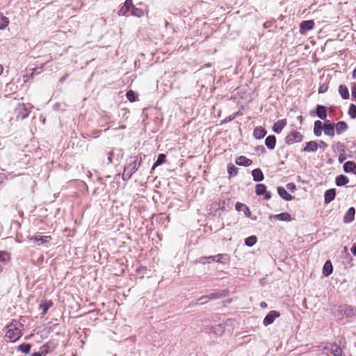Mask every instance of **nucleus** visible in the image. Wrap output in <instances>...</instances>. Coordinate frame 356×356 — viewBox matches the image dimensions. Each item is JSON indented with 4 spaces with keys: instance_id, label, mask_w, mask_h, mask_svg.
Returning a JSON list of instances; mask_svg holds the SVG:
<instances>
[{
    "instance_id": "obj_1",
    "label": "nucleus",
    "mask_w": 356,
    "mask_h": 356,
    "mask_svg": "<svg viewBox=\"0 0 356 356\" xmlns=\"http://www.w3.org/2000/svg\"><path fill=\"white\" fill-rule=\"evenodd\" d=\"M22 325L17 321H13L6 326V338L10 342H15L22 336L21 327Z\"/></svg>"
},
{
    "instance_id": "obj_2",
    "label": "nucleus",
    "mask_w": 356,
    "mask_h": 356,
    "mask_svg": "<svg viewBox=\"0 0 356 356\" xmlns=\"http://www.w3.org/2000/svg\"><path fill=\"white\" fill-rule=\"evenodd\" d=\"M131 162L124 168V172L122 174V179L124 181L129 180L141 164V158L138 156L131 157Z\"/></svg>"
},
{
    "instance_id": "obj_3",
    "label": "nucleus",
    "mask_w": 356,
    "mask_h": 356,
    "mask_svg": "<svg viewBox=\"0 0 356 356\" xmlns=\"http://www.w3.org/2000/svg\"><path fill=\"white\" fill-rule=\"evenodd\" d=\"M30 110L27 108L24 104H18L15 110L14 113L17 120H24L28 117Z\"/></svg>"
},
{
    "instance_id": "obj_4",
    "label": "nucleus",
    "mask_w": 356,
    "mask_h": 356,
    "mask_svg": "<svg viewBox=\"0 0 356 356\" xmlns=\"http://www.w3.org/2000/svg\"><path fill=\"white\" fill-rule=\"evenodd\" d=\"M303 136L298 131H292L289 133L285 138V142L288 145H291L295 143H300L302 140Z\"/></svg>"
},
{
    "instance_id": "obj_5",
    "label": "nucleus",
    "mask_w": 356,
    "mask_h": 356,
    "mask_svg": "<svg viewBox=\"0 0 356 356\" xmlns=\"http://www.w3.org/2000/svg\"><path fill=\"white\" fill-rule=\"evenodd\" d=\"M51 239V236H42L41 234L38 233L34 236H31L29 241L32 243H40L42 244L50 243Z\"/></svg>"
},
{
    "instance_id": "obj_6",
    "label": "nucleus",
    "mask_w": 356,
    "mask_h": 356,
    "mask_svg": "<svg viewBox=\"0 0 356 356\" xmlns=\"http://www.w3.org/2000/svg\"><path fill=\"white\" fill-rule=\"evenodd\" d=\"M58 344L54 341H49L40 347V350L43 353V356H46L48 353L53 352L57 347Z\"/></svg>"
},
{
    "instance_id": "obj_7",
    "label": "nucleus",
    "mask_w": 356,
    "mask_h": 356,
    "mask_svg": "<svg viewBox=\"0 0 356 356\" xmlns=\"http://www.w3.org/2000/svg\"><path fill=\"white\" fill-rule=\"evenodd\" d=\"M314 24V21L312 19L302 21L300 24V33L304 35L308 31L312 30Z\"/></svg>"
},
{
    "instance_id": "obj_8",
    "label": "nucleus",
    "mask_w": 356,
    "mask_h": 356,
    "mask_svg": "<svg viewBox=\"0 0 356 356\" xmlns=\"http://www.w3.org/2000/svg\"><path fill=\"white\" fill-rule=\"evenodd\" d=\"M255 192L259 196L264 195L265 200H269L271 197L270 193L266 191V186L263 184H257L256 185Z\"/></svg>"
},
{
    "instance_id": "obj_9",
    "label": "nucleus",
    "mask_w": 356,
    "mask_h": 356,
    "mask_svg": "<svg viewBox=\"0 0 356 356\" xmlns=\"http://www.w3.org/2000/svg\"><path fill=\"white\" fill-rule=\"evenodd\" d=\"M280 316V314L278 312L275 310L270 311L264 318L263 321L264 325L265 326H268L272 324L274 322V321Z\"/></svg>"
},
{
    "instance_id": "obj_10",
    "label": "nucleus",
    "mask_w": 356,
    "mask_h": 356,
    "mask_svg": "<svg viewBox=\"0 0 356 356\" xmlns=\"http://www.w3.org/2000/svg\"><path fill=\"white\" fill-rule=\"evenodd\" d=\"M211 331L216 336H222L225 331V323H219L212 326Z\"/></svg>"
},
{
    "instance_id": "obj_11",
    "label": "nucleus",
    "mask_w": 356,
    "mask_h": 356,
    "mask_svg": "<svg viewBox=\"0 0 356 356\" xmlns=\"http://www.w3.org/2000/svg\"><path fill=\"white\" fill-rule=\"evenodd\" d=\"M132 7V0H126L125 2L124 3L123 6L118 11V15L121 16L125 15L129 11L131 10Z\"/></svg>"
},
{
    "instance_id": "obj_12",
    "label": "nucleus",
    "mask_w": 356,
    "mask_h": 356,
    "mask_svg": "<svg viewBox=\"0 0 356 356\" xmlns=\"http://www.w3.org/2000/svg\"><path fill=\"white\" fill-rule=\"evenodd\" d=\"M324 134L328 136L333 137L334 136V125L330 123V121H326L324 123Z\"/></svg>"
},
{
    "instance_id": "obj_13",
    "label": "nucleus",
    "mask_w": 356,
    "mask_h": 356,
    "mask_svg": "<svg viewBox=\"0 0 356 356\" xmlns=\"http://www.w3.org/2000/svg\"><path fill=\"white\" fill-rule=\"evenodd\" d=\"M286 124H287V122H286V119H282V120H278L277 122H276L274 124V125L273 127V131L277 134H280L282 132V129L286 125Z\"/></svg>"
},
{
    "instance_id": "obj_14",
    "label": "nucleus",
    "mask_w": 356,
    "mask_h": 356,
    "mask_svg": "<svg viewBox=\"0 0 356 356\" xmlns=\"http://www.w3.org/2000/svg\"><path fill=\"white\" fill-rule=\"evenodd\" d=\"M318 144L314 140L306 143L305 147L302 149V152H314L318 149Z\"/></svg>"
},
{
    "instance_id": "obj_15",
    "label": "nucleus",
    "mask_w": 356,
    "mask_h": 356,
    "mask_svg": "<svg viewBox=\"0 0 356 356\" xmlns=\"http://www.w3.org/2000/svg\"><path fill=\"white\" fill-rule=\"evenodd\" d=\"M336 196V190L334 188H330L327 190L324 194V201L325 204L330 203L334 200Z\"/></svg>"
},
{
    "instance_id": "obj_16",
    "label": "nucleus",
    "mask_w": 356,
    "mask_h": 356,
    "mask_svg": "<svg viewBox=\"0 0 356 356\" xmlns=\"http://www.w3.org/2000/svg\"><path fill=\"white\" fill-rule=\"evenodd\" d=\"M235 163L238 165L247 167L252 163V161L244 156H240L236 159Z\"/></svg>"
},
{
    "instance_id": "obj_17",
    "label": "nucleus",
    "mask_w": 356,
    "mask_h": 356,
    "mask_svg": "<svg viewBox=\"0 0 356 356\" xmlns=\"http://www.w3.org/2000/svg\"><path fill=\"white\" fill-rule=\"evenodd\" d=\"M278 195L286 201H291L293 200V196L290 195L286 190L282 186L277 187Z\"/></svg>"
},
{
    "instance_id": "obj_18",
    "label": "nucleus",
    "mask_w": 356,
    "mask_h": 356,
    "mask_svg": "<svg viewBox=\"0 0 356 356\" xmlns=\"http://www.w3.org/2000/svg\"><path fill=\"white\" fill-rule=\"evenodd\" d=\"M316 115L321 120H325L327 118V108L323 105H317L316 108Z\"/></svg>"
},
{
    "instance_id": "obj_19",
    "label": "nucleus",
    "mask_w": 356,
    "mask_h": 356,
    "mask_svg": "<svg viewBox=\"0 0 356 356\" xmlns=\"http://www.w3.org/2000/svg\"><path fill=\"white\" fill-rule=\"evenodd\" d=\"M266 130L264 127L259 126L254 129L253 136L254 138L259 140L263 138L266 135Z\"/></svg>"
},
{
    "instance_id": "obj_20",
    "label": "nucleus",
    "mask_w": 356,
    "mask_h": 356,
    "mask_svg": "<svg viewBox=\"0 0 356 356\" xmlns=\"http://www.w3.org/2000/svg\"><path fill=\"white\" fill-rule=\"evenodd\" d=\"M324 129V124L320 120L314 122V134L316 136H320L322 134V131Z\"/></svg>"
},
{
    "instance_id": "obj_21",
    "label": "nucleus",
    "mask_w": 356,
    "mask_h": 356,
    "mask_svg": "<svg viewBox=\"0 0 356 356\" xmlns=\"http://www.w3.org/2000/svg\"><path fill=\"white\" fill-rule=\"evenodd\" d=\"M343 170L348 172H354L356 174V163L353 161H346L343 166Z\"/></svg>"
},
{
    "instance_id": "obj_22",
    "label": "nucleus",
    "mask_w": 356,
    "mask_h": 356,
    "mask_svg": "<svg viewBox=\"0 0 356 356\" xmlns=\"http://www.w3.org/2000/svg\"><path fill=\"white\" fill-rule=\"evenodd\" d=\"M276 144V138L273 135L268 136L265 139V145L269 149H273Z\"/></svg>"
},
{
    "instance_id": "obj_23",
    "label": "nucleus",
    "mask_w": 356,
    "mask_h": 356,
    "mask_svg": "<svg viewBox=\"0 0 356 356\" xmlns=\"http://www.w3.org/2000/svg\"><path fill=\"white\" fill-rule=\"evenodd\" d=\"M355 214V209L354 207H350L346 212L343 218V222L348 223L351 222L354 220V216Z\"/></svg>"
},
{
    "instance_id": "obj_24",
    "label": "nucleus",
    "mask_w": 356,
    "mask_h": 356,
    "mask_svg": "<svg viewBox=\"0 0 356 356\" xmlns=\"http://www.w3.org/2000/svg\"><path fill=\"white\" fill-rule=\"evenodd\" d=\"M235 209L238 211H242L245 216L249 217L250 216V211L249 208L244 204L237 202L235 205Z\"/></svg>"
},
{
    "instance_id": "obj_25",
    "label": "nucleus",
    "mask_w": 356,
    "mask_h": 356,
    "mask_svg": "<svg viewBox=\"0 0 356 356\" xmlns=\"http://www.w3.org/2000/svg\"><path fill=\"white\" fill-rule=\"evenodd\" d=\"M333 266L330 260H327L323 268V274L327 277L332 273Z\"/></svg>"
},
{
    "instance_id": "obj_26",
    "label": "nucleus",
    "mask_w": 356,
    "mask_h": 356,
    "mask_svg": "<svg viewBox=\"0 0 356 356\" xmlns=\"http://www.w3.org/2000/svg\"><path fill=\"white\" fill-rule=\"evenodd\" d=\"M253 180L255 181H261L264 179V174L260 168H256L252 171Z\"/></svg>"
},
{
    "instance_id": "obj_27",
    "label": "nucleus",
    "mask_w": 356,
    "mask_h": 356,
    "mask_svg": "<svg viewBox=\"0 0 356 356\" xmlns=\"http://www.w3.org/2000/svg\"><path fill=\"white\" fill-rule=\"evenodd\" d=\"M348 182H349V179L343 175H338V176H337V177L335 179V183L337 186H345Z\"/></svg>"
},
{
    "instance_id": "obj_28",
    "label": "nucleus",
    "mask_w": 356,
    "mask_h": 356,
    "mask_svg": "<svg viewBox=\"0 0 356 356\" xmlns=\"http://www.w3.org/2000/svg\"><path fill=\"white\" fill-rule=\"evenodd\" d=\"M339 92L343 99H347L349 98V90L346 85L341 84L339 86Z\"/></svg>"
},
{
    "instance_id": "obj_29",
    "label": "nucleus",
    "mask_w": 356,
    "mask_h": 356,
    "mask_svg": "<svg viewBox=\"0 0 356 356\" xmlns=\"http://www.w3.org/2000/svg\"><path fill=\"white\" fill-rule=\"evenodd\" d=\"M223 296L222 292H216L211 293L210 295L203 296L201 297V299H205V302H208L211 300H215Z\"/></svg>"
},
{
    "instance_id": "obj_30",
    "label": "nucleus",
    "mask_w": 356,
    "mask_h": 356,
    "mask_svg": "<svg viewBox=\"0 0 356 356\" xmlns=\"http://www.w3.org/2000/svg\"><path fill=\"white\" fill-rule=\"evenodd\" d=\"M348 129V125L344 121H340L336 124V131L337 134H341L346 131Z\"/></svg>"
},
{
    "instance_id": "obj_31",
    "label": "nucleus",
    "mask_w": 356,
    "mask_h": 356,
    "mask_svg": "<svg viewBox=\"0 0 356 356\" xmlns=\"http://www.w3.org/2000/svg\"><path fill=\"white\" fill-rule=\"evenodd\" d=\"M165 161H166V156L164 154H159V156L157 157V160L154 163V165H153V166L152 168V170H154L157 166H159V165L163 164V163H165Z\"/></svg>"
},
{
    "instance_id": "obj_32",
    "label": "nucleus",
    "mask_w": 356,
    "mask_h": 356,
    "mask_svg": "<svg viewBox=\"0 0 356 356\" xmlns=\"http://www.w3.org/2000/svg\"><path fill=\"white\" fill-rule=\"evenodd\" d=\"M53 303L51 300H44L40 305V307L42 309V315H45L47 310L52 306Z\"/></svg>"
},
{
    "instance_id": "obj_33",
    "label": "nucleus",
    "mask_w": 356,
    "mask_h": 356,
    "mask_svg": "<svg viewBox=\"0 0 356 356\" xmlns=\"http://www.w3.org/2000/svg\"><path fill=\"white\" fill-rule=\"evenodd\" d=\"M274 218L281 221H289L291 220V216L289 213L284 212L274 216Z\"/></svg>"
},
{
    "instance_id": "obj_34",
    "label": "nucleus",
    "mask_w": 356,
    "mask_h": 356,
    "mask_svg": "<svg viewBox=\"0 0 356 356\" xmlns=\"http://www.w3.org/2000/svg\"><path fill=\"white\" fill-rule=\"evenodd\" d=\"M330 352L334 356H341L342 355V350L341 348L337 344H333L331 346Z\"/></svg>"
},
{
    "instance_id": "obj_35",
    "label": "nucleus",
    "mask_w": 356,
    "mask_h": 356,
    "mask_svg": "<svg viewBox=\"0 0 356 356\" xmlns=\"http://www.w3.org/2000/svg\"><path fill=\"white\" fill-rule=\"evenodd\" d=\"M9 24L8 18L0 13V30L4 29Z\"/></svg>"
},
{
    "instance_id": "obj_36",
    "label": "nucleus",
    "mask_w": 356,
    "mask_h": 356,
    "mask_svg": "<svg viewBox=\"0 0 356 356\" xmlns=\"http://www.w3.org/2000/svg\"><path fill=\"white\" fill-rule=\"evenodd\" d=\"M227 172L230 177H234L237 175L238 168L232 163H229L227 165Z\"/></svg>"
},
{
    "instance_id": "obj_37",
    "label": "nucleus",
    "mask_w": 356,
    "mask_h": 356,
    "mask_svg": "<svg viewBox=\"0 0 356 356\" xmlns=\"http://www.w3.org/2000/svg\"><path fill=\"white\" fill-rule=\"evenodd\" d=\"M216 261V257H214L213 256L202 257H200L199 259H197L196 263L199 262V263H202V264H204L206 263H211V261Z\"/></svg>"
},
{
    "instance_id": "obj_38",
    "label": "nucleus",
    "mask_w": 356,
    "mask_h": 356,
    "mask_svg": "<svg viewBox=\"0 0 356 356\" xmlns=\"http://www.w3.org/2000/svg\"><path fill=\"white\" fill-rule=\"evenodd\" d=\"M131 13L132 15L140 17L144 15V12L141 8H136L134 5L131 8Z\"/></svg>"
},
{
    "instance_id": "obj_39",
    "label": "nucleus",
    "mask_w": 356,
    "mask_h": 356,
    "mask_svg": "<svg viewBox=\"0 0 356 356\" xmlns=\"http://www.w3.org/2000/svg\"><path fill=\"white\" fill-rule=\"evenodd\" d=\"M344 312L347 316H353L356 314V310L350 305L346 306Z\"/></svg>"
},
{
    "instance_id": "obj_40",
    "label": "nucleus",
    "mask_w": 356,
    "mask_h": 356,
    "mask_svg": "<svg viewBox=\"0 0 356 356\" xmlns=\"http://www.w3.org/2000/svg\"><path fill=\"white\" fill-rule=\"evenodd\" d=\"M127 98L131 102H135L137 99V94L133 90H129L126 94Z\"/></svg>"
},
{
    "instance_id": "obj_41",
    "label": "nucleus",
    "mask_w": 356,
    "mask_h": 356,
    "mask_svg": "<svg viewBox=\"0 0 356 356\" xmlns=\"http://www.w3.org/2000/svg\"><path fill=\"white\" fill-rule=\"evenodd\" d=\"M19 350H20L22 353L27 354L29 353L31 349V345L29 343H23L18 346Z\"/></svg>"
},
{
    "instance_id": "obj_42",
    "label": "nucleus",
    "mask_w": 356,
    "mask_h": 356,
    "mask_svg": "<svg viewBox=\"0 0 356 356\" xmlns=\"http://www.w3.org/2000/svg\"><path fill=\"white\" fill-rule=\"evenodd\" d=\"M257 242L256 236H250L245 238V245H255Z\"/></svg>"
},
{
    "instance_id": "obj_43",
    "label": "nucleus",
    "mask_w": 356,
    "mask_h": 356,
    "mask_svg": "<svg viewBox=\"0 0 356 356\" xmlns=\"http://www.w3.org/2000/svg\"><path fill=\"white\" fill-rule=\"evenodd\" d=\"M348 115L352 119L356 118V106L353 104L350 105Z\"/></svg>"
},
{
    "instance_id": "obj_44",
    "label": "nucleus",
    "mask_w": 356,
    "mask_h": 356,
    "mask_svg": "<svg viewBox=\"0 0 356 356\" xmlns=\"http://www.w3.org/2000/svg\"><path fill=\"white\" fill-rule=\"evenodd\" d=\"M216 257V261L220 263H225L228 259L227 254H218L216 256H213Z\"/></svg>"
},
{
    "instance_id": "obj_45",
    "label": "nucleus",
    "mask_w": 356,
    "mask_h": 356,
    "mask_svg": "<svg viewBox=\"0 0 356 356\" xmlns=\"http://www.w3.org/2000/svg\"><path fill=\"white\" fill-rule=\"evenodd\" d=\"M10 259L9 254L6 252H0V261L7 262Z\"/></svg>"
},
{
    "instance_id": "obj_46",
    "label": "nucleus",
    "mask_w": 356,
    "mask_h": 356,
    "mask_svg": "<svg viewBox=\"0 0 356 356\" xmlns=\"http://www.w3.org/2000/svg\"><path fill=\"white\" fill-rule=\"evenodd\" d=\"M286 188L291 191H294L296 189V185L293 183H289L286 184Z\"/></svg>"
},
{
    "instance_id": "obj_47",
    "label": "nucleus",
    "mask_w": 356,
    "mask_h": 356,
    "mask_svg": "<svg viewBox=\"0 0 356 356\" xmlns=\"http://www.w3.org/2000/svg\"><path fill=\"white\" fill-rule=\"evenodd\" d=\"M352 96L356 99V83L352 84Z\"/></svg>"
},
{
    "instance_id": "obj_48",
    "label": "nucleus",
    "mask_w": 356,
    "mask_h": 356,
    "mask_svg": "<svg viewBox=\"0 0 356 356\" xmlns=\"http://www.w3.org/2000/svg\"><path fill=\"white\" fill-rule=\"evenodd\" d=\"M114 156V152L113 151L110 152L108 154V163H111L113 162V157Z\"/></svg>"
},
{
    "instance_id": "obj_49",
    "label": "nucleus",
    "mask_w": 356,
    "mask_h": 356,
    "mask_svg": "<svg viewBox=\"0 0 356 356\" xmlns=\"http://www.w3.org/2000/svg\"><path fill=\"white\" fill-rule=\"evenodd\" d=\"M318 146L320 148H322L323 150L327 147V144L325 142L320 140Z\"/></svg>"
},
{
    "instance_id": "obj_50",
    "label": "nucleus",
    "mask_w": 356,
    "mask_h": 356,
    "mask_svg": "<svg viewBox=\"0 0 356 356\" xmlns=\"http://www.w3.org/2000/svg\"><path fill=\"white\" fill-rule=\"evenodd\" d=\"M257 151H259L261 153H264V152H266V149L264 146L261 145V146H258L257 147Z\"/></svg>"
},
{
    "instance_id": "obj_51",
    "label": "nucleus",
    "mask_w": 356,
    "mask_h": 356,
    "mask_svg": "<svg viewBox=\"0 0 356 356\" xmlns=\"http://www.w3.org/2000/svg\"><path fill=\"white\" fill-rule=\"evenodd\" d=\"M147 270L146 267H145V266H140V268H138L136 270V272H137V273H140V272H143V271H145V270Z\"/></svg>"
},
{
    "instance_id": "obj_52",
    "label": "nucleus",
    "mask_w": 356,
    "mask_h": 356,
    "mask_svg": "<svg viewBox=\"0 0 356 356\" xmlns=\"http://www.w3.org/2000/svg\"><path fill=\"white\" fill-rule=\"evenodd\" d=\"M31 356H43V353H42V351L40 350L39 352L34 353L31 354Z\"/></svg>"
},
{
    "instance_id": "obj_53",
    "label": "nucleus",
    "mask_w": 356,
    "mask_h": 356,
    "mask_svg": "<svg viewBox=\"0 0 356 356\" xmlns=\"http://www.w3.org/2000/svg\"><path fill=\"white\" fill-rule=\"evenodd\" d=\"M350 251H351V252H352L354 255H356V246H353V247L350 249Z\"/></svg>"
},
{
    "instance_id": "obj_54",
    "label": "nucleus",
    "mask_w": 356,
    "mask_h": 356,
    "mask_svg": "<svg viewBox=\"0 0 356 356\" xmlns=\"http://www.w3.org/2000/svg\"><path fill=\"white\" fill-rule=\"evenodd\" d=\"M344 159H345V157H344V156H341V155H340V156H339V163H342V162L344 161Z\"/></svg>"
},
{
    "instance_id": "obj_55",
    "label": "nucleus",
    "mask_w": 356,
    "mask_h": 356,
    "mask_svg": "<svg viewBox=\"0 0 356 356\" xmlns=\"http://www.w3.org/2000/svg\"><path fill=\"white\" fill-rule=\"evenodd\" d=\"M198 301L200 302V304H201V305L207 302H205V299H201V297L198 299Z\"/></svg>"
},
{
    "instance_id": "obj_56",
    "label": "nucleus",
    "mask_w": 356,
    "mask_h": 356,
    "mask_svg": "<svg viewBox=\"0 0 356 356\" xmlns=\"http://www.w3.org/2000/svg\"><path fill=\"white\" fill-rule=\"evenodd\" d=\"M352 76L353 79H356V67L354 69L353 72Z\"/></svg>"
},
{
    "instance_id": "obj_57",
    "label": "nucleus",
    "mask_w": 356,
    "mask_h": 356,
    "mask_svg": "<svg viewBox=\"0 0 356 356\" xmlns=\"http://www.w3.org/2000/svg\"><path fill=\"white\" fill-rule=\"evenodd\" d=\"M326 90V88L325 90H323V87L321 86L320 88H319V91L318 92L319 93H323L325 92V91Z\"/></svg>"
},
{
    "instance_id": "obj_58",
    "label": "nucleus",
    "mask_w": 356,
    "mask_h": 356,
    "mask_svg": "<svg viewBox=\"0 0 356 356\" xmlns=\"http://www.w3.org/2000/svg\"><path fill=\"white\" fill-rule=\"evenodd\" d=\"M3 71V67L2 65H0V75L2 74Z\"/></svg>"
},
{
    "instance_id": "obj_59",
    "label": "nucleus",
    "mask_w": 356,
    "mask_h": 356,
    "mask_svg": "<svg viewBox=\"0 0 356 356\" xmlns=\"http://www.w3.org/2000/svg\"><path fill=\"white\" fill-rule=\"evenodd\" d=\"M266 306H267V305H266V302H261V307L264 308V307H266Z\"/></svg>"
},
{
    "instance_id": "obj_60",
    "label": "nucleus",
    "mask_w": 356,
    "mask_h": 356,
    "mask_svg": "<svg viewBox=\"0 0 356 356\" xmlns=\"http://www.w3.org/2000/svg\"><path fill=\"white\" fill-rule=\"evenodd\" d=\"M65 79V77H62L60 81H63Z\"/></svg>"
},
{
    "instance_id": "obj_61",
    "label": "nucleus",
    "mask_w": 356,
    "mask_h": 356,
    "mask_svg": "<svg viewBox=\"0 0 356 356\" xmlns=\"http://www.w3.org/2000/svg\"><path fill=\"white\" fill-rule=\"evenodd\" d=\"M298 119H299L300 120H302V116H301V115H300V116H299V117H298Z\"/></svg>"
},
{
    "instance_id": "obj_62",
    "label": "nucleus",
    "mask_w": 356,
    "mask_h": 356,
    "mask_svg": "<svg viewBox=\"0 0 356 356\" xmlns=\"http://www.w3.org/2000/svg\"><path fill=\"white\" fill-rule=\"evenodd\" d=\"M88 176H90V177L92 176V173L90 172H88Z\"/></svg>"
},
{
    "instance_id": "obj_63",
    "label": "nucleus",
    "mask_w": 356,
    "mask_h": 356,
    "mask_svg": "<svg viewBox=\"0 0 356 356\" xmlns=\"http://www.w3.org/2000/svg\"><path fill=\"white\" fill-rule=\"evenodd\" d=\"M19 215H20L21 216H22V215H23V212H22V211H20V212H19Z\"/></svg>"
}]
</instances>
